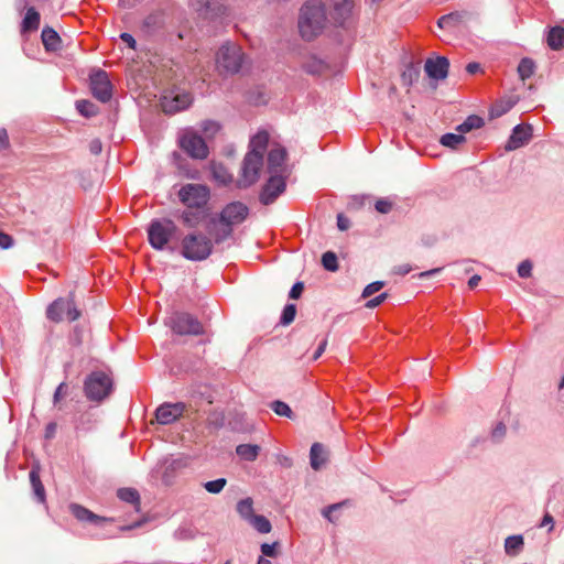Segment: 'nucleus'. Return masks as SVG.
<instances>
[{"instance_id": "nucleus-8", "label": "nucleus", "mask_w": 564, "mask_h": 564, "mask_svg": "<svg viewBox=\"0 0 564 564\" xmlns=\"http://www.w3.org/2000/svg\"><path fill=\"white\" fill-rule=\"evenodd\" d=\"M181 149L193 159L204 160L208 155L205 140L192 129L184 130L178 139Z\"/></svg>"}, {"instance_id": "nucleus-27", "label": "nucleus", "mask_w": 564, "mask_h": 564, "mask_svg": "<svg viewBox=\"0 0 564 564\" xmlns=\"http://www.w3.org/2000/svg\"><path fill=\"white\" fill-rule=\"evenodd\" d=\"M30 481H31V485H32V488H33L36 499L40 502H44L45 501V489L41 481L39 470L35 469L34 467L30 471Z\"/></svg>"}, {"instance_id": "nucleus-60", "label": "nucleus", "mask_w": 564, "mask_h": 564, "mask_svg": "<svg viewBox=\"0 0 564 564\" xmlns=\"http://www.w3.org/2000/svg\"><path fill=\"white\" fill-rule=\"evenodd\" d=\"M56 429H57L56 423H54V422L48 423L46 429H45V436L47 438L53 437L55 432H56Z\"/></svg>"}, {"instance_id": "nucleus-30", "label": "nucleus", "mask_w": 564, "mask_h": 564, "mask_svg": "<svg viewBox=\"0 0 564 564\" xmlns=\"http://www.w3.org/2000/svg\"><path fill=\"white\" fill-rule=\"evenodd\" d=\"M514 106L511 99L499 100L490 108V117L498 118L508 112Z\"/></svg>"}, {"instance_id": "nucleus-57", "label": "nucleus", "mask_w": 564, "mask_h": 564, "mask_svg": "<svg viewBox=\"0 0 564 564\" xmlns=\"http://www.w3.org/2000/svg\"><path fill=\"white\" fill-rule=\"evenodd\" d=\"M340 503L332 505L323 510V516L328 519L329 521H333L332 512L340 508Z\"/></svg>"}, {"instance_id": "nucleus-11", "label": "nucleus", "mask_w": 564, "mask_h": 564, "mask_svg": "<svg viewBox=\"0 0 564 564\" xmlns=\"http://www.w3.org/2000/svg\"><path fill=\"white\" fill-rule=\"evenodd\" d=\"M167 324L178 335H200L204 333L203 324L188 313H174L169 318Z\"/></svg>"}, {"instance_id": "nucleus-35", "label": "nucleus", "mask_w": 564, "mask_h": 564, "mask_svg": "<svg viewBox=\"0 0 564 564\" xmlns=\"http://www.w3.org/2000/svg\"><path fill=\"white\" fill-rule=\"evenodd\" d=\"M204 215L200 210L187 209L182 214V220L187 227H195L203 219Z\"/></svg>"}, {"instance_id": "nucleus-9", "label": "nucleus", "mask_w": 564, "mask_h": 564, "mask_svg": "<svg viewBox=\"0 0 564 564\" xmlns=\"http://www.w3.org/2000/svg\"><path fill=\"white\" fill-rule=\"evenodd\" d=\"M79 316L80 312L77 310L72 297H59L50 304L46 310V317L55 323H59L64 319L73 322L76 321Z\"/></svg>"}, {"instance_id": "nucleus-58", "label": "nucleus", "mask_w": 564, "mask_h": 564, "mask_svg": "<svg viewBox=\"0 0 564 564\" xmlns=\"http://www.w3.org/2000/svg\"><path fill=\"white\" fill-rule=\"evenodd\" d=\"M553 524H554V519L553 517L546 512L544 516H543V519L541 521V524L540 527H547L550 525V531L553 529Z\"/></svg>"}, {"instance_id": "nucleus-12", "label": "nucleus", "mask_w": 564, "mask_h": 564, "mask_svg": "<svg viewBox=\"0 0 564 564\" xmlns=\"http://www.w3.org/2000/svg\"><path fill=\"white\" fill-rule=\"evenodd\" d=\"M193 101L192 95L180 89L166 91L161 98V107L165 113L173 115L185 110Z\"/></svg>"}, {"instance_id": "nucleus-54", "label": "nucleus", "mask_w": 564, "mask_h": 564, "mask_svg": "<svg viewBox=\"0 0 564 564\" xmlns=\"http://www.w3.org/2000/svg\"><path fill=\"white\" fill-rule=\"evenodd\" d=\"M9 148V137L4 128H0V151Z\"/></svg>"}, {"instance_id": "nucleus-17", "label": "nucleus", "mask_w": 564, "mask_h": 564, "mask_svg": "<svg viewBox=\"0 0 564 564\" xmlns=\"http://www.w3.org/2000/svg\"><path fill=\"white\" fill-rule=\"evenodd\" d=\"M268 183L264 185L260 200L264 205L272 204L276 197L285 189V175L284 174H270Z\"/></svg>"}, {"instance_id": "nucleus-36", "label": "nucleus", "mask_w": 564, "mask_h": 564, "mask_svg": "<svg viewBox=\"0 0 564 564\" xmlns=\"http://www.w3.org/2000/svg\"><path fill=\"white\" fill-rule=\"evenodd\" d=\"M249 523L260 533H269L272 529L270 521L264 516L256 514Z\"/></svg>"}, {"instance_id": "nucleus-50", "label": "nucleus", "mask_w": 564, "mask_h": 564, "mask_svg": "<svg viewBox=\"0 0 564 564\" xmlns=\"http://www.w3.org/2000/svg\"><path fill=\"white\" fill-rule=\"evenodd\" d=\"M275 546H276V543H273V544L263 543L261 545V552L265 556L275 557L276 556Z\"/></svg>"}, {"instance_id": "nucleus-63", "label": "nucleus", "mask_w": 564, "mask_h": 564, "mask_svg": "<svg viewBox=\"0 0 564 564\" xmlns=\"http://www.w3.org/2000/svg\"><path fill=\"white\" fill-rule=\"evenodd\" d=\"M411 271V268L408 264L399 265L395 268V272L402 275L408 274Z\"/></svg>"}, {"instance_id": "nucleus-21", "label": "nucleus", "mask_w": 564, "mask_h": 564, "mask_svg": "<svg viewBox=\"0 0 564 564\" xmlns=\"http://www.w3.org/2000/svg\"><path fill=\"white\" fill-rule=\"evenodd\" d=\"M69 509H70V512L78 520V521H87V522H91V523H95V524H99V522L101 521H105L104 518L95 514L94 512H91L90 510H88L87 508L80 506V505H77V503H72L69 506Z\"/></svg>"}, {"instance_id": "nucleus-39", "label": "nucleus", "mask_w": 564, "mask_h": 564, "mask_svg": "<svg viewBox=\"0 0 564 564\" xmlns=\"http://www.w3.org/2000/svg\"><path fill=\"white\" fill-rule=\"evenodd\" d=\"M322 263L328 271H336L338 269L337 257L332 251H327L322 256Z\"/></svg>"}, {"instance_id": "nucleus-15", "label": "nucleus", "mask_w": 564, "mask_h": 564, "mask_svg": "<svg viewBox=\"0 0 564 564\" xmlns=\"http://www.w3.org/2000/svg\"><path fill=\"white\" fill-rule=\"evenodd\" d=\"M187 411L184 402L162 403L155 411V420L159 424L167 425L177 421Z\"/></svg>"}, {"instance_id": "nucleus-53", "label": "nucleus", "mask_w": 564, "mask_h": 564, "mask_svg": "<svg viewBox=\"0 0 564 564\" xmlns=\"http://www.w3.org/2000/svg\"><path fill=\"white\" fill-rule=\"evenodd\" d=\"M337 227L341 231L347 230L350 227L349 219L346 216H344L343 214H338V216H337Z\"/></svg>"}, {"instance_id": "nucleus-38", "label": "nucleus", "mask_w": 564, "mask_h": 564, "mask_svg": "<svg viewBox=\"0 0 564 564\" xmlns=\"http://www.w3.org/2000/svg\"><path fill=\"white\" fill-rule=\"evenodd\" d=\"M232 234V226L228 224L219 223L218 226L214 230V241L216 243H220L229 238Z\"/></svg>"}, {"instance_id": "nucleus-52", "label": "nucleus", "mask_w": 564, "mask_h": 564, "mask_svg": "<svg viewBox=\"0 0 564 564\" xmlns=\"http://www.w3.org/2000/svg\"><path fill=\"white\" fill-rule=\"evenodd\" d=\"M386 299H387V294L386 293H381L378 296L369 300L367 302L366 306L368 308H375V307L379 306Z\"/></svg>"}, {"instance_id": "nucleus-18", "label": "nucleus", "mask_w": 564, "mask_h": 564, "mask_svg": "<svg viewBox=\"0 0 564 564\" xmlns=\"http://www.w3.org/2000/svg\"><path fill=\"white\" fill-rule=\"evenodd\" d=\"M286 150L276 145L271 148L268 154V171L270 174H285Z\"/></svg>"}, {"instance_id": "nucleus-10", "label": "nucleus", "mask_w": 564, "mask_h": 564, "mask_svg": "<svg viewBox=\"0 0 564 564\" xmlns=\"http://www.w3.org/2000/svg\"><path fill=\"white\" fill-rule=\"evenodd\" d=\"M484 124V120L478 116H469L463 123L456 127L455 133H445L440 142L442 145L451 149H458L464 142V134L473 129H479Z\"/></svg>"}, {"instance_id": "nucleus-59", "label": "nucleus", "mask_w": 564, "mask_h": 564, "mask_svg": "<svg viewBox=\"0 0 564 564\" xmlns=\"http://www.w3.org/2000/svg\"><path fill=\"white\" fill-rule=\"evenodd\" d=\"M326 346H327V340H326V339H323V340L319 343V345H318V347H317L316 351H315V352H314V355H313V359H314V360L318 359V358L323 355V352L325 351Z\"/></svg>"}, {"instance_id": "nucleus-2", "label": "nucleus", "mask_w": 564, "mask_h": 564, "mask_svg": "<svg viewBox=\"0 0 564 564\" xmlns=\"http://www.w3.org/2000/svg\"><path fill=\"white\" fill-rule=\"evenodd\" d=\"M213 240L202 232L186 235L181 242V254L191 261H203L213 252Z\"/></svg>"}, {"instance_id": "nucleus-13", "label": "nucleus", "mask_w": 564, "mask_h": 564, "mask_svg": "<svg viewBox=\"0 0 564 564\" xmlns=\"http://www.w3.org/2000/svg\"><path fill=\"white\" fill-rule=\"evenodd\" d=\"M263 165V156L256 153H247L242 163L240 186L247 187L256 183Z\"/></svg>"}, {"instance_id": "nucleus-31", "label": "nucleus", "mask_w": 564, "mask_h": 564, "mask_svg": "<svg viewBox=\"0 0 564 564\" xmlns=\"http://www.w3.org/2000/svg\"><path fill=\"white\" fill-rule=\"evenodd\" d=\"M69 394V387L66 382H62L56 388L54 394H53V405L57 408L58 410L63 409V401L66 399Z\"/></svg>"}, {"instance_id": "nucleus-51", "label": "nucleus", "mask_w": 564, "mask_h": 564, "mask_svg": "<svg viewBox=\"0 0 564 564\" xmlns=\"http://www.w3.org/2000/svg\"><path fill=\"white\" fill-rule=\"evenodd\" d=\"M13 245V239L10 235L0 231V248L8 249Z\"/></svg>"}, {"instance_id": "nucleus-29", "label": "nucleus", "mask_w": 564, "mask_h": 564, "mask_svg": "<svg viewBox=\"0 0 564 564\" xmlns=\"http://www.w3.org/2000/svg\"><path fill=\"white\" fill-rule=\"evenodd\" d=\"M237 512L248 522L256 516L253 513V501L251 498H245L237 503Z\"/></svg>"}, {"instance_id": "nucleus-28", "label": "nucleus", "mask_w": 564, "mask_h": 564, "mask_svg": "<svg viewBox=\"0 0 564 564\" xmlns=\"http://www.w3.org/2000/svg\"><path fill=\"white\" fill-rule=\"evenodd\" d=\"M259 451L260 447L258 445L251 444H241L238 445L236 448L237 455L247 462L256 460L259 455Z\"/></svg>"}, {"instance_id": "nucleus-55", "label": "nucleus", "mask_w": 564, "mask_h": 564, "mask_svg": "<svg viewBox=\"0 0 564 564\" xmlns=\"http://www.w3.org/2000/svg\"><path fill=\"white\" fill-rule=\"evenodd\" d=\"M120 39L122 40V42H124L130 48L134 50L135 48V45H137V42L134 40V37L129 34V33H121L120 34Z\"/></svg>"}, {"instance_id": "nucleus-1", "label": "nucleus", "mask_w": 564, "mask_h": 564, "mask_svg": "<svg viewBox=\"0 0 564 564\" xmlns=\"http://www.w3.org/2000/svg\"><path fill=\"white\" fill-rule=\"evenodd\" d=\"M328 22V14L322 0H307L301 8L299 30L301 36L311 41L323 33Z\"/></svg>"}, {"instance_id": "nucleus-16", "label": "nucleus", "mask_w": 564, "mask_h": 564, "mask_svg": "<svg viewBox=\"0 0 564 564\" xmlns=\"http://www.w3.org/2000/svg\"><path fill=\"white\" fill-rule=\"evenodd\" d=\"M249 214L248 207L240 203L234 202L228 204L219 215V223L236 226L243 223Z\"/></svg>"}, {"instance_id": "nucleus-4", "label": "nucleus", "mask_w": 564, "mask_h": 564, "mask_svg": "<svg viewBox=\"0 0 564 564\" xmlns=\"http://www.w3.org/2000/svg\"><path fill=\"white\" fill-rule=\"evenodd\" d=\"M112 389L111 378L102 372H91L84 382V392L88 400L100 402L107 398Z\"/></svg>"}, {"instance_id": "nucleus-32", "label": "nucleus", "mask_w": 564, "mask_h": 564, "mask_svg": "<svg viewBox=\"0 0 564 564\" xmlns=\"http://www.w3.org/2000/svg\"><path fill=\"white\" fill-rule=\"evenodd\" d=\"M535 69L534 62L531 58H522L518 65V73L522 80L530 78Z\"/></svg>"}, {"instance_id": "nucleus-20", "label": "nucleus", "mask_w": 564, "mask_h": 564, "mask_svg": "<svg viewBox=\"0 0 564 564\" xmlns=\"http://www.w3.org/2000/svg\"><path fill=\"white\" fill-rule=\"evenodd\" d=\"M531 138V129L529 127L517 126L506 145V149L511 151L523 147Z\"/></svg>"}, {"instance_id": "nucleus-34", "label": "nucleus", "mask_w": 564, "mask_h": 564, "mask_svg": "<svg viewBox=\"0 0 564 564\" xmlns=\"http://www.w3.org/2000/svg\"><path fill=\"white\" fill-rule=\"evenodd\" d=\"M523 546V538L521 535H511L506 539L505 550L507 554H517Z\"/></svg>"}, {"instance_id": "nucleus-47", "label": "nucleus", "mask_w": 564, "mask_h": 564, "mask_svg": "<svg viewBox=\"0 0 564 564\" xmlns=\"http://www.w3.org/2000/svg\"><path fill=\"white\" fill-rule=\"evenodd\" d=\"M213 173L215 178L224 184H227L230 181V176L227 174L226 170L223 166H215Z\"/></svg>"}, {"instance_id": "nucleus-41", "label": "nucleus", "mask_w": 564, "mask_h": 564, "mask_svg": "<svg viewBox=\"0 0 564 564\" xmlns=\"http://www.w3.org/2000/svg\"><path fill=\"white\" fill-rule=\"evenodd\" d=\"M296 314V306L294 304H286L283 308L282 315H281V324L289 325L291 324Z\"/></svg>"}, {"instance_id": "nucleus-14", "label": "nucleus", "mask_w": 564, "mask_h": 564, "mask_svg": "<svg viewBox=\"0 0 564 564\" xmlns=\"http://www.w3.org/2000/svg\"><path fill=\"white\" fill-rule=\"evenodd\" d=\"M90 90L93 96L101 102L112 97V86L105 70H97L90 75Z\"/></svg>"}, {"instance_id": "nucleus-56", "label": "nucleus", "mask_w": 564, "mask_h": 564, "mask_svg": "<svg viewBox=\"0 0 564 564\" xmlns=\"http://www.w3.org/2000/svg\"><path fill=\"white\" fill-rule=\"evenodd\" d=\"M506 434V426L502 423H499L492 431V437L496 440H500Z\"/></svg>"}, {"instance_id": "nucleus-24", "label": "nucleus", "mask_w": 564, "mask_h": 564, "mask_svg": "<svg viewBox=\"0 0 564 564\" xmlns=\"http://www.w3.org/2000/svg\"><path fill=\"white\" fill-rule=\"evenodd\" d=\"M41 37L46 51L55 52L59 48L61 39L55 30L44 28Z\"/></svg>"}, {"instance_id": "nucleus-23", "label": "nucleus", "mask_w": 564, "mask_h": 564, "mask_svg": "<svg viewBox=\"0 0 564 564\" xmlns=\"http://www.w3.org/2000/svg\"><path fill=\"white\" fill-rule=\"evenodd\" d=\"M326 452L319 443H314L310 452V463L313 469L318 470L326 463Z\"/></svg>"}, {"instance_id": "nucleus-3", "label": "nucleus", "mask_w": 564, "mask_h": 564, "mask_svg": "<svg viewBox=\"0 0 564 564\" xmlns=\"http://www.w3.org/2000/svg\"><path fill=\"white\" fill-rule=\"evenodd\" d=\"M177 227L171 219L153 220L148 228V238L152 248L163 250L175 238Z\"/></svg>"}, {"instance_id": "nucleus-42", "label": "nucleus", "mask_w": 564, "mask_h": 564, "mask_svg": "<svg viewBox=\"0 0 564 564\" xmlns=\"http://www.w3.org/2000/svg\"><path fill=\"white\" fill-rule=\"evenodd\" d=\"M459 21V14L456 12L443 15L438 19L437 25L441 29H446L455 25Z\"/></svg>"}, {"instance_id": "nucleus-48", "label": "nucleus", "mask_w": 564, "mask_h": 564, "mask_svg": "<svg viewBox=\"0 0 564 564\" xmlns=\"http://www.w3.org/2000/svg\"><path fill=\"white\" fill-rule=\"evenodd\" d=\"M532 263L529 260L522 261L518 267V274L521 278H528L531 275Z\"/></svg>"}, {"instance_id": "nucleus-43", "label": "nucleus", "mask_w": 564, "mask_h": 564, "mask_svg": "<svg viewBox=\"0 0 564 564\" xmlns=\"http://www.w3.org/2000/svg\"><path fill=\"white\" fill-rule=\"evenodd\" d=\"M271 409L278 414V415H281V416H286V417H291L292 416V410L291 408L282 402V401H274L272 402L271 404Z\"/></svg>"}, {"instance_id": "nucleus-64", "label": "nucleus", "mask_w": 564, "mask_h": 564, "mask_svg": "<svg viewBox=\"0 0 564 564\" xmlns=\"http://www.w3.org/2000/svg\"><path fill=\"white\" fill-rule=\"evenodd\" d=\"M479 281H480V276L479 275H473L469 279V281H468V286L470 289H474V288H476L478 285Z\"/></svg>"}, {"instance_id": "nucleus-5", "label": "nucleus", "mask_w": 564, "mask_h": 564, "mask_svg": "<svg viewBox=\"0 0 564 564\" xmlns=\"http://www.w3.org/2000/svg\"><path fill=\"white\" fill-rule=\"evenodd\" d=\"M328 18L335 26L351 28L356 21L355 2L352 0H329Z\"/></svg>"}, {"instance_id": "nucleus-37", "label": "nucleus", "mask_w": 564, "mask_h": 564, "mask_svg": "<svg viewBox=\"0 0 564 564\" xmlns=\"http://www.w3.org/2000/svg\"><path fill=\"white\" fill-rule=\"evenodd\" d=\"M76 109L86 118L95 116L98 111L97 107L91 101L85 99L76 101Z\"/></svg>"}, {"instance_id": "nucleus-6", "label": "nucleus", "mask_w": 564, "mask_h": 564, "mask_svg": "<svg viewBox=\"0 0 564 564\" xmlns=\"http://www.w3.org/2000/svg\"><path fill=\"white\" fill-rule=\"evenodd\" d=\"M216 61L220 68L227 73L235 74L241 69L245 63V54L240 46L226 43L219 48Z\"/></svg>"}, {"instance_id": "nucleus-46", "label": "nucleus", "mask_w": 564, "mask_h": 564, "mask_svg": "<svg viewBox=\"0 0 564 564\" xmlns=\"http://www.w3.org/2000/svg\"><path fill=\"white\" fill-rule=\"evenodd\" d=\"M392 202L387 198H381L376 202V210L380 214H388L392 209Z\"/></svg>"}, {"instance_id": "nucleus-33", "label": "nucleus", "mask_w": 564, "mask_h": 564, "mask_svg": "<svg viewBox=\"0 0 564 564\" xmlns=\"http://www.w3.org/2000/svg\"><path fill=\"white\" fill-rule=\"evenodd\" d=\"M117 496L120 500L133 506H137L140 502L139 492L132 488H121L118 490Z\"/></svg>"}, {"instance_id": "nucleus-7", "label": "nucleus", "mask_w": 564, "mask_h": 564, "mask_svg": "<svg viewBox=\"0 0 564 564\" xmlns=\"http://www.w3.org/2000/svg\"><path fill=\"white\" fill-rule=\"evenodd\" d=\"M180 200L188 209H202L209 199V189L202 184H186L178 191Z\"/></svg>"}, {"instance_id": "nucleus-40", "label": "nucleus", "mask_w": 564, "mask_h": 564, "mask_svg": "<svg viewBox=\"0 0 564 564\" xmlns=\"http://www.w3.org/2000/svg\"><path fill=\"white\" fill-rule=\"evenodd\" d=\"M227 480L225 478H218L205 482L204 488L210 494H219L226 486Z\"/></svg>"}, {"instance_id": "nucleus-49", "label": "nucleus", "mask_w": 564, "mask_h": 564, "mask_svg": "<svg viewBox=\"0 0 564 564\" xmlns=\"http://www.w3.org/2000/svg\"><path fill=\"white\" fill-rule=\"evenodd\" d=\"M303 290H304L303 283L302 282H296L292 286V289H291V291L289 293L290 299H293V300L299 299L302 295Z\"/></svg>"}, {"instance_id": "nucleus-22", "label": "nucleus", "mask_w": 564, "mask_h": 564, "mask_svg": "<svg viewBox=\"0 0 564 564\" xmlns=\"http://www.w3.org/2000/svg\"><path fill=\"white\" fill-rule=\"evenodd\" d=\"M269 143V133L267 131H259L250 140V150L248 153H256L263 156L264 150Z\"/></svg>"}, {"instance_id": "nucleus-61", "label": "nucleus", "mask_w": 564, "mask_h": 564, "mask_svg": "<svg viewBox=\"0 0 564 564\" xmlns=\"http://www.w3.org/2000/svg\"><path fill=\"white\" fill-rule=\"evenodd\" d=\"M466 70L474 75L476 73H478L480 70V64L478 63H469L467 66H466Z\"/></svg>"}, {"instance_id": "nucleus-45", "label": "nucleus", "mask_w": 564, "mask_h": 564, "mask_svg": "<svg viewBox=\"0 0 564 564\" xmlns=\"http://www.w3.org/2000/svg\"><path fill=\"white\" fill-rule=\"evenodd\" d=\"M383 288V282L377 281L368 284L362 291V297L368 299Z\"/></svg>"}, {"instance_id": "nucleus-44", "label": "nucleus", "mask_w": 564, "mask_h": 564, "mask_svg": "<svg viewBox=\"0 0 564 564\" xmlns=\"http://www.w3.org/2000/svg\"><path fill=\"white\" fill-rule=\"evenodd\" d=\"M200 129L207 137H213L218 132L220 126L216 121L205 120L200 123Z\"/></svg>"}, {"instance_id": "nucleus-25", "label": "nucleus", "mask_w": 564, "mask_h": 564, "mask_svg": "<svg viewBox=\"0 0 564 564\" xmlns=\"http://www.w3.org/2000/svg\"><path fill=\"white\" fill-rule=\"evenodd\" d=\"M547 45L552 50H561L564 47V28L554 26L550 29L546 37Z\"/></svg>"}, {"instance_id": "nucleus-62", "label": "nucleus", "mask_w": 564, "mask_h": 564, "mask_svg": "<svg viewBox=\"0 0 564 564\" xmlns=\"http://www.w3.org/2000/svg\"><path fill=\"white\" fill-rule=\"evenodd\" d=\"M90 151L94 154H98L101 151V143L99 140H94L90 142Z\"/></svg>"}, {"instance_id": "nucleus-26", "label": "nucleus", "mask_w": 564, "mask_h": 564, "mask_svg": "<svg viewBox=\"0 0 564 564\" xmlns=\"http://www.w3.org/2000/svg\"><path fill=\"white\" fill-rule=\"evenodd\" d=\"M40 26V13L34 8L26 10L25 17L22 21L21 31L23 33L35 31Z\"/></svg>"}, {"instance_id": "nucleus-19", "label": "nucleus", "mask_w": 564, "mask_h": 564, "mask_svg": "<svg viewBox=\"0 0 564 564\" xmlns=\"http://www.w3.org/2000/svg\"><path fill=\"white\" fill-rule=\"evenodd\" d=\"M448 59L443 56L427 58L424 65L426 74L434 79H444L448 73Z\"/></svg>"}]
</instances>
